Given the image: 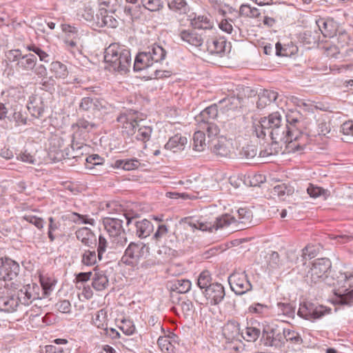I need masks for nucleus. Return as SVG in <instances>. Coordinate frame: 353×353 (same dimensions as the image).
<instances>
[{
	"label": "nucleus",
	"instance_id": "1",
	"mask_svg": "<svg viewBox=\"0 0 353 353\" xmlns=\"http://www.w3.org/2000/svg\"><path fill=\"white\" fill-rule=\"evenodd\" d=\"M282 119L279 112H274L267 117L254 119L253 121V130L259 138L265 136V130H271L272 139L276 143L283 142L285 144L287 152H296L301 151L305 147L307 137L302 133L295 125L290 124L288 126L281 125Z\"/></svg>",
	"mask_w": 353,
	"mask_h": 353
},
{
	"label": "nucleus",
	"instance_id": "2",
	"mask_svg": "<svg viewBox=\"0 0 353 353\" xmlns=\"http://www.w3.org/2000/svg\"><path fill=\"white\" fill-rule=\"evenodd\" d=\"M106 68L111 71L125 73L131 65L130 51L118 43L110 44L105 51Z\"/></svg>",
	"mask_w": 353,
	"mask_h": 353
},
{
	"label": "nucleus",
	"instance_id": "3",
	"mask_svg": "<svg viewBox=\"0 0 353 353\" xmlns=\"http://www.w3.org/2000/svg\"><path fill=\"white\" fill-rule=\"evenodd\" d=\"M334 281L328 284L336 288V294L341 297V301L346 304L353 301V270H345L335 274Z\"/></svg>",
	"mask_w": 353,
	"mask_h": 353
},
{
	"label": "nucleus",
	"instance_id": "4",
	"mask_svg": "<svg viewBox=\"0 0 353 353\" xmlns=\"http://www.w3.org/2000/svg\"><path fill=\"white\" fill-rule=\"evenodd\" d=\"M105 228L115 248L123 247L126 244L128 239L121 220L107 218L105 221Z\"/></svg>",
	"mask_w": 353,
	"mask_h": 353
},
{
	"label": "nucleus",
	"instance_id": "5",
	"mask_svg": "<svg viewBox=\"0 0 353 353\" xmlns=\"http://www.w3.org/2000/svg\"><path fill=\"white\" fill-rule=\"evenodd\" d=\"M20 272L19 264L15 261L8 258L0 259V280L4 282H11V287L14 285Z\"/></svg>",
	"mask_w": 353,
	"mask_h": 353
},
{
	"label": "nucleus",
	"instance_id": "6",
	"mask_svg": "<svg viewBox=\"0 0 353 353\" xmlns=\"http://www.w3.org/2000/svg\"><path fill=\"white\" fill-rule=\"evenodd\" d=\"M332 264L327 259H317L312 264L308 276L314 283H318L327 278Z\"/></svg>",
	"mask_w": 353,
	"mask_h": 353
},
{
	"label": "nucleus",
	"instance_id": "7",
	"mask_svg": "<svg viewBox=\"0 0 353 353\" xmlns=\"http://www.w3.org/2000/svg\"><path fill=\"white\" fill-rule=\"evenodd\" d=\"M145 245L142 242H131L126 248L121 258L123 263L134 265L144 256Z\"/></svg>",
	"mask_w": 353,
	"mask_h": 353
},
{
	"label": "nucleus",
	"instance_id": "8",
	"mask_svg": "<svg viewBox=\"0 0 353 353\" xmlns=\"http://www.w3.org/2000/svg\"><path fill=\"white\" fill-rule=\"evenodd\" d=\"M230 288L236 294H243L252 288L245 272H235L228 279Z\"/></svg>",
	"mask_w": 353,
	"mask_h": 353
},
{
	"label": "nucleus",
	"instance_id": "9",
	"mask_svg": "<svg viewBox=\"0 0 353 353\" xmlns=\"http://www.w3.org/2000/svg\"><path fill=\"white\" fill-rule=\"evenodd\" d=\"M41 287L36 283H31L24 285L18 291L17 295L23 305H29L33 301L41 299L43 296L41 294Z\"/></svg>",
	"mask_w": 353,
	"mask_h": 353
},
{
	"label": "nucleus",
	"instance_id": "10",
	"mask_svg": "<svg viewBox=\"0 0 353 353\" xmlns=\"http://www.w3.org/2000/svg\"><path fill=\"white\" fill-rule=\"evenodd\" d=\"M233 149L232 141L225 137H219L213 141L212 151L217 156L230 157Z\"/></svg>",
	"mask_w": 353,
	"mask_h": 353
},
{
	"label": "nucleus",
	"instance_id": "11",
	"mask_svg": "<svg viewBox=\"0 0 353 353\" xmlns=\"http://www.w3.org/2000/svg\"><path fill=\"white\" fill-rule=\"evenodd\" d=\"M205 296L210 304H219L225 296L223 286L220 283H212L205 289Z\"/></svg>",
	"mask_w": 353,
	"mask_h": 353
},
{
	"label": "nucleus",
	"instance_id": "12",
	"mask_svg": "<svg viewBox=\"0 0 353 353\" xmlns=\"http://www.w3.org/2000/svg\"><path fill=\"white\" fill-rule=\"evenodd\" d=\"M117 121L123 124V128L130 135L136 133V129L139 126L136 114L132 112L121 114Z\"/></svg>",
	"mask_w": 353,
	"mask_h": 353
},
{
	"label": "nucleus",
	"instance_id": "13",
	"mask_svg": "<svg viewBox=\"0 0 353 353\" xmlns=\"http://www.w3.org/2000/svg\"><path fill=\"white\" fill-rule=\"evenodd\" d=\"M21 303L18 295L7 294L0 296V310L5 312H14Z\"/></svg>",
	"mask_w": 353,
	"mask_h": 353
},
{
	"label": "nucleus",
	"instance_id": "14",
	"mask_svg": "<svg viewBox=\"0 0 353 353\" xmlns=\"http://www.w3.org/2000/svg\"><path fill=\"white\" fill-rule=\"evenodd\" d=\"M187 144L188 139L186 137L181 134H176L169 139L164 148L173 152H179L183 150Z\"/></svg>",
	"mask_w": 353,
	"mask_h": 353
},
{
	"label": "nucleus",
	"instance_id": "15",
	"mask_svg": "<svg viewBox=\"0 0 353 353\" xmlns=\"http://www.w3.org/2000/svg\"><path fill=\"white\" fill-rule=\"evenodd\" d=\"M223 334L229 342L239 341L241 337L240 326L236 321H228L223 327Z\"/></svg>",
	"mask_w": 353,
	"mask_h": 353
},
{
	"label": "nucleus",
	"instance_id": "16",
	"mask_svg": "<svg viewBox=\"0 0 353 353\" xmlns=\"http://www.w3.org/2000/svg\"><path fill=\"white\" fill-rule=\"evenodd\" d=\"M109 284L108 278L105 272L98 268H94V274L92 277V285L97 291L104 290Z\"/></svg>",
	"mask_w": 353,
	"mask_h": 353
},
{
	"label": "nucleus",
	"instance_id": "17",
	"mask_svg": "<svg viewBox=\"0 0 353 353\" xmlns=\"http://www.w3.org/2000/svg\"><path fill=\"white\" fill-rule=\"evenodd\" d=\"M316 23L325 37H333L337 31L336 23L332 19H319Z\"/></svg>",
	"mask_w": 353,
	"mask_h": 353
},
{
	"label": "nucleus",
	"instance_id": "18",
	"mask_svg": "<svg viewBox=\"0 0 353 353\" xmlns=\"http://www.w3.org/2000/svg\"><path fill=\"white\" fill-rule=\"evenodd\" d=\"M190 26L194 29L211 30L214 23L209 15H197L190 19Z\"/></svg>",
	"mask_w": 353,
	"mask_h": 353
},
{
	"label": "nucleus",
	"instance_id": "19",
	"mask_svg": "<svg viewBox=\"0 0 353 353\" xmlns=\"http://www.w3.org/2000/svg\"><path fill=\"white\" fill-rule=\"evenodd\" d=\"M76 236L83 245L90 246L95 245L97 237L94 233L88 228L83 227L76 231Z\"/></svg>",
	"mask_w": 353,
	"mask_h": 353
},
{
	"label": "nucleus",
	"instance_id": "20",
	"mask_svg": "<svg viewBox=\"0 0 353 353\" xmlns=\"http://www.w3.org/2000/svg\"><path fill=\"white\" fill-rule=\"evenodd\" d=\"M140 161L136 158L129 159H118L114 161L112 167L117 169H123L127 171L134 170L141 166H145Z\"/></svg>",
	"mask_w": 353,
	"mask_h": 353
},
{
	"label": "nucleus",
	"instance_id": "21",
	"mask_svg": "<svg viewBox=\"0 0 353 353\" xmlns=\"http://www.w3.org/2000/svg\"><path fill=\"white\" fill-rule=\"evenodd\" d=\"M45 107L46 105L42 98L37 96L32 97L28 105V109L31 114L37 118L42 116Z\"/></svg>",
	"mask_w": 353,
	"mask_h": 353
},
{
	"label": "nucleus",
	"instance_id": "22",
	"mask_svg": "<svg viewBox=\"0 0 353 353\" xmlns=\"http://www.w3.org/2000/svg\"><path fill=\"white\" fill-rule=\"evenodd\" d=\"M193 226L202 231L212 232L214 230H216L215 217L208 214L201 216L193 223Z\"/></svg>",
	"mask_w": 353,
	"mask_h": 353
},
{
	"label": "nucleus",
	"instance_id": "23",
	"mask_svg": "<svg viewBox=\"0 0 353 353\" xmlns=\"http://www.w3.org/2000/svg\"><path fill=\"white\" fill-rule=\"evenodd\" d=\"M179 37L182 41L196 47L201 46L203 43L201 37L198 33L190 30H181Z\"/></svg>",
	"mask_w": 353,
	"mask_h": 353
},
{
	"label": "nucleus",
	"instance_id": "24",
	"mask_svg": "<svg viewBox=\"0 0 353 353\" xmlns=\"http://www.w3.org/2000/svg\"><path fill=\"white\" fill-rule=\"evenodd\" d=\"M150 55L145 53V51L140 52L136 57L134 69L136 71H140L152 67L154 63L151 59Z\"/></svg>",
	"mask_w": 353,
	"mask_h": 353
},
{
	"label": "nucleus",
	"instance_id": "25",
	"mask_svg": "<svg viewBox=\"0 0 353 353\" xmlns=\"http://www.w3.org/2000/svg\"><path fill=\"white\" fill-rule=\"evenodd\" d=\"M226 41L224 37H213L207 41L208 50L211 54H219L225 51Z\"/></svg>",
	"mask_w": 353,
	"mask_h": 353
},
{
	"label": "nucleus",
	"instance_id": "26",
	"mask_svg": "<svg viewBox=\"0 0 353 353\" xmlns=\"http://www.w3.org/2000/svg\"><path fill=\"white\" fill-rule=\"evenodd\" d=\"M152 223L147 220L143 219L136 223V233L140 238L148 236L153 231Z\"/></svg>",
	"mask_w": 353,
	"mask_h": 353
},
{
	"label": "nucleus",
	"instance_id": "27",
	"mask_svg": "<svg viewBox=\"0 0 353 353\" xmlns=\"http://www.w3.org/2000/svg\"><path fill=\"white\" fill-rule=\"evenodd\" d=\"M168 7L171 11L179 14H185L190 11V6L185 0H171Z\"/></svg>",
	"mask_w": 353,
	"mask_h": 353
},
{
	"label": "nucleus",
	"instance_id": "28",
	"mask_svg": "<svg viewBox=\"0 0 353 353\" xmlns=\"http://www.w3.org/2000/svg\"><path fill=\"white\" fill-rule=\"evenodd\" d=\"M145 52L150 55V57L154 63H157L163 60L165 56L164 49L161 46L156 44L149 46Z\"/></svg>",
	"mask_w": 353,
	"mask_h": 353
},
{
	"label": "nucleus",
	"instance_id": "29",
	"mask_svg": "<svg viewBox=\"0 0 353 353\" xmlns=\"http://www.w3.org/2000/svg\"><path fill=\"white\" fill-rule=\"evenodd\" d=\"M50 70L56 79H65L68 74L66 65L60 61H54L51 63Z\"/></svg>",
	"mask_w": 353,
	"mask_h": 353
},
{
	"label": "nucleus",
	"instance_id": "30",
	"mask_svg": "<svg viewBox=\"0 0 353 353\" xmlns=\"http://www.w3.org/2000/svg\"><path fill=\"white\" fill-rule=\"evenodd\" d=\"M248 312L250 314H256L259 317H266L270 314V307L259 303H254L248 308Z\"/></svg>",
	"mask_w": 353,
	"mask_h": 353
},
{
	"label": "nucleus",
	"instance_id": "31",
	"mask_svg": "<svg viewBox=\"0 0 353 353\" xmlns=\"http://www.w3.org/2000/svg\"><path fill=\"white\" fill-rule=\"evenodd\" d=\"M93 323L98 327L106 330L108 327V311L105 309L99 310L92 319Z\"/></svg>",
	"mask_w": 353,
	"mask_h": 353
},
{
	"label": "nucleus",
	"instance_id": "32",
	"mask_svg": "<svg viewBox=\"0 0 353 353\" xmlns=\"http://www.w3.org/2000/svg\"><path fill=\"white\" fill-rule=\"evenodd\" d=\"M40 282L42 289L41 292V296L43 298L48 296L53 290L54 286L56 284V281L51 277L48 276H41Z\"/></svg>",
	"mask_w": 353,
	"mask_h": 353
},
{
	"label": "nucleus",
	"instance_id": "33",
	"mask_svg": "<svg viewBox=\"0 0 353 353\" xmlns=\"http://www.w3.org/2000/svg\"><path fill=\"white\" fill-rule=\"evenodd\" d=\"M157 344L163 353H174L175 347L170 336H160Z\"/></svg>",
	"mask_w": 353,
	"mask_h": 353
},
{
	"label": "nucleus",
	"instance_id": "34",
	"mask_svg": "<svg viewBox=\"0 0 353 353\" xmlns=\"http://www.w3.org/2000/svg\"><path fill=\"white\" fill-rule=\"evenodd\" d=\"M98 259V254H96L95 250H84L81 254V263L85 266L94 265Z\"/></svg>",
	"mask_w": 353,
	"mask_h": 353
},
{
	"label": "nucleus",
	"instance_id": "35",
	"mask_svg": "<svg viewBox=\"0 0 353 353\" xmlns=\"http://www.w3.org/2000/svg\"><path fill=\"white\" fill-rule=\"evenodd\" d=\"M236 223V217L230 214H225L219 217L215 218L216 230L227 228L229 225Z\"/></svg>",
	"mask_w": 353,
	"mask_h": 353
},
{
	"label": "nucleus",
	"instance_id": "36",
	"mask_svg": "<svg viewBox=\"0 0 353 353\" xmlns=\"http://www.w3.org/2000/svg\"><path fill=\"white\" fill-rule=\"evenodd\" d=\"M69 219L76 224H88L94 225L95 221L89 215L80 214L77 212H72L69 215Z\"/></svg>",
	"mask_w": 353,
	"mask_h": 353
},
{
	"label": "nucleus",
	"instance_id": "37",
	"mask_svg": "<svg viewBox=\"0 0 353 353\" xmlns=\"http://www.w3.org/2000/svg\"><path fill=\"white\" fill-rule=\"evenodd\" d=\"M206 147V140L204 132L196 131L193 136V149L196 151H203Z\"/></svg>",
	"mask_w": 353,
	"mask_h": 353
},
{
	"label": "nucleus",
	"instance_id": "38",
	"mask_svg": "<svg viewBox=\"0 0 353 353\" xmlns=\"http://www.w3.org/2000/svg\"><path fill=\"white\" fill-rule=\"evenodd\" d=\"M142 6L152 12H159L163 8L162 0H141Z\"/></svg>",
	"mask_w": 353,
	"mask_h": 353
},
{
	"label": "nucleus",
	"instance_id": "39",
	"mask_svg": "<svg viewBox=\"0 0 353 353\" xmlns=\"http://www.w3.org/2000/svg\"><path fill=\"white\" fill-rule=\"evenodd\" d=\"M218 107L214 104L206 108L201 112V117L205 120V123L210 122V120L215 119L218 116Z\"/></svg>",
	"mask_w": 353,
	"mask_h": 353
},
{
	"label": "nucleus",
	"instance_id": "40",
	"mask_svg": "<svg viewBox=\"0 0 353 353\" xmlns=\"http://www.w3.org/2000/svg\"><path fill=\"white\" fill-rule=\"evenodd\" d=\"M240 14L249 18H259L261 16L259 10L250 5H242L239 10Z\"/></svg>",
	"mask_w": 353,
	"mask_h": 353
},
{
	"label": "nucleus",
	"instance_id": "41",
	"mask_svg": "<svg viewBox=\"0 0 353 353\" xmlns=\"http://www.w3.org/2000/svg\"><path fill=\"white\" fill-rule=\"evenodd\" d=\"M118 327L128 336L132 335L135 331L136 327L132 321L128 319H123L118 324Z\"/></svg>",
	"mask_w": 353,
	"mask_h": 353
},
{
	"label": "nucleus",
	"instance_id": "42",
	"mask_svg": "<svg viewBox=\"0 0 353 353\" xmlns=\"http://www.w3.org/2000/svg\"><path fill=\"white\" fill-rule=\"evenodd\" d=\"M330 311V309H327L321 305H315L314 308L313 309L312 312L311 313V316L310 318H306L305 319L310 321H314L321 319L323 316L329 314Z\"/></svg>",
	"mask_w": 353,
	"mask_h": 353
},
{
	"label": "nucleus",
	"instance_id": "43",
	"mask_svg": "<svg viewBox=\"0 0 353 353\" xmlns=\"http://www.w3.org/2000/svg\"><path fill=\"white\" fill-rule=\"evenodd\" d=\"M173 288L178 293H186L191 288V282L187 279H177L174 281Z\"/></svg>",
	"mask_w": 353,
	"mask_h": 353
},
{
	"label": "nucleus",
	"instance_id": "44",
	"mask_svg": "<svg viewBox=\"0 0 353 353\" xmlns=\"http://www.w3.org/2000/svg\"><path fill=\"white\" fill-rule=\"evenodd\" d=\"M261 331L254 327H247L245 332L241 333V337L248 341H255L260 336Z\"/></svg>",
	"mask_w": 353,
	"mask_h": 353
},
{
	"label": "nucleus",
	"instance_id": "45",
	"mask_svg": "<svg viewBox=\"0 0 353 353\" xmlns=\"http://www.w3.org/2000/svg\"><path fill=\"white\" fill-rule=\"evenodd\" d=\"M283 335L286 341H289L293 344H300L302 342V339L300 335L294 330L290 329H284Z\"/></svg>",
	"mask_w": 353,
	"mask_h": 353
},
{
	"label": "nucleus",
	"instance_id": "46",
	"mask_svg": "<svg viewBox=\"0 0 353 353\" xmlns=\"http://www.w3.org/2000/svg\"><path fill=\"white\" fill-rule=\"evenodd\" d=\"M137 128V139L143 142L148 141L151 137L152 128L150 126L141 125L140 124Z\"/></svg>",
	"mask_w": 353,
	"mask_h": 353
},
{
	"label": "nucleus",
	"instance_id": "47",
	"mask_svg": "<svg viewBox=\"0 0 353 353\" xmlns=\"http://www.w3.org/2000/svg\"><path fill=\"white\" fill-rule=\"evenodd\" d=\"M307 194L312 198H317L321 196H327L328 191L314 184H310L307 188Z\"/></svg>",
	"mask_w": 353,
	"mask_h": 353
},
{
	"label": "nucleus",
	"instance_id": "48",
	"mask_svg": "<svg viewBox=\"0 0 353 353\" xmlns=\"http://www.w3.org/2000/svg\"><path fill=\"white\" fill-rule=\"evenodd\" d=\"M238 217L236 218V222L244 225L250 223L252 219V213L245 208H240L237 211Z\"/></svg>",
	"mask_w": 353,
	"mask_h": 353
},
{
	"label": "nucleus",
	"instance_id": "49",
	"mask_svg": "<svg viewBox=\"0 0 353 353\" xmlns=\"http://www.w3.org/2000/svg\"><path fill=\"white\" fill-rule=\"evenodd\" d=\"M22 59L23 60L19 63L22 68L27 70L34 68L37 62V57L34 55L30 54L29 56H23Z\"/></svg>",
	"mask_w": 353,
	"mask_h": 353
},
{
	"label": "nucleus",
	"instance_id": "50",
	"mask_svg": "<svg viewBox=\"0 0 353 353\" xmlns=\"http://www.w3.org/2000/svg\"><path fill=\"white\" fill-rule=\"evenodd\" d=\"M315 304L306 302L300 305L298 314L303 319L310 318Z\"/></svg>",
	"mask_w": 353,
	"mask_h": 353
},
{
	"label": "nucleus",
	"instance_id": "51",
	"mask_svg": "<svg viewBox=\"0 0 353 353\" xmlns=\"http://www.w3.org/2000/svg\"><path fill=\"white\" fill-rule=\"evenodd\" d=\"M22 219L34 225L37 228L41 230L43 228V220L42 218L34 216L32 214H26Z\"/></svg>",
	"mask_w": 353,
	"mask_h": 353
},
{
	"label": "nucleus",
	"instance_id": "52",
	"mask_svg": "<svg viewBox=\"0 0 353 353\" xmlns=\"http://www.w3.org/2000/svg\"><path fill=\"white\" fill-rule=\"evenodd\" d=\"M210 282L211 276L210 272L207 270L203 271L198 278V286L201 289H207L211 285Z\"/></svg>",
	"mask_w": 353,
	"mask_h": 353
},
{
	"label": "nucleus",
	"instance_id": "53",
	"mask_svg": "<svg viewBox=\"0 0 353 353\" xmlns=\"http://www.w3.org/2000/svg\"><path fill=\"white\" fill-rule=\"evenodd\" d=\"M98 103L99 101L97 100H94L90 97H85L82 99L79 108L85 111L95 110L97 109Z\"/></svg>",
	"mask_w": 353,
	"mask_h": 353
},
{
	"label": "nucleus",
	"instance_id": "54",
	"mask_svg": "<svg viewBox=\"0 0 353 353\" xmlns=\"http://www.w3.org/2000/svg\"><path fill=\"white\" fill-rule=\"evenodd\" d=\"M17 159L21 162L29 164H34L36 162L34 156L29 152L27 150H21L19 154H17Z\"/></svg>",
	"mask_w": 353,
	"mask_h": 353
},
{
	"label": "nucleus",
	"instance_id": "55",
	"mask_svg": "<svg viewBox=\"0 0 353 353\" xmlns=\"http://www.w3.org/2000/svg\"><path fill=\"white\" fill-rule=\"evenodd\" d=\"M103 158L98 154H92L86 158L85 165L88 169H92L94 165H103Z\"/></svg>",
	"mask_w": 353,
	"mask_h": 353
},
{
	"label": "nucleus",
	"instance_id": "56",
	"mask_svg": "<svg viewBox=\"0 0 353 353\" xmlns=\"http://www.w3.org/2000/svg\"><path fill=\"white\" fill-rule=\"evenodd\" d=\"M12 119L15 122V125L17 126L26 125L27 121H28V117H27L26 113L23 112L21 110H19V111L15 110L13 112Z\"/></svg>",
	"mask_w": 353,
	"mask_h": 353
},
{
	"label": "nucleus",
	"instance_id": "57",
	"mask_svg": "<svg viewBox=\"0 0 353 353\" xmlns=\"http://www.w3.org/2000/svg\"><path fill=\"white\" fill-rule=\"evenodd\" d=\"M92 276V272H81L78 274L75 278V286L77 289L81 290V286L88 281Z\"/></svg>",
	"mask_w": 353,
	"mask_h": 353
},
{
	"label": "nucleus",
	"instance_id": "58",
	"mask_svg": "<svg viewBox=\"0 0 353 353\" xmlns=\"http://www.w3.org/2000/svg\"><path fill=\"white\" fill-rule=\"evenodd\" d=\"M166 196L168 198H170L172 199H181L182 200H188V199L194 200L197 198L196 196H195L194 194H188L186 192L179 193V192H167Z\"/></svg>",
	"mask_w": 353,
	"mask_h": 353
},
{
	"label": "nucleus",
	"instance_id": "59",
	"mask_svg": "<svg viewBox=\"0 0 353 353\" xmlns=\"http://www.w3.org/2000/svg\"><path fill=\"white\" fill-rule=\"evenodd\" d=\"M317 132L320 136H327L331 132L330 121H320L317 126Z\"/></svg>",
	"mask_w": 353,
	"mask_h": 353
},
{
	"label": "nucleus",
	"instance_id": "60",
	"mask_svg": "<svg viewBox=\"0 0 353 353\" xmlns=\"http://www.w3.org/2000/svg\"><path fill=\"white\" fill-rule=\"evenodd\" d=\"M77 36H74L72 39H70V37H65L64 39L66 49L73 54H74L77 51H79V49L77 46Z\"/></svg>",
	"mask_w": 353,
	"mask_h": 353
},
{
	"label": "nucleus",
	"instance_id": "61",
	"mask_svg": "<svg viewBox=\"0 0 353 353\" xmlns=\"http://www.w3.org/2000/svg\"><path fill=\"white\" fill-rule=\"evenodd\" d=\"M281 264L279 254L276 252H272L270 254L268 267L270 271L276 269Z\"/></svg>",
	"mask_w": 353,
	"mask_h": 353
},
{
	"label": "nucleus",
	"instance_id": "62",
	"mask_svg": "<svg viewBox=\"0 0 353 353\" xmlns=\"http://www.w3.org/2000/svg\"><path fill=\"white\" fill-rule=\"evenodd\" d=\"M26 49L29 51H32L36 53L41 61H48L47 59L49 55L45 51L36 46L34 44L28 45L26 46Z\"/></svg>",
	"mask_w": 353,
	"mask_h": 353
},
{
	"label": "nucleus",
	"instance_id": "63",
	"mask_svg": "<svg viewBox=\"0 0 353 353\" xmlns=\"http://www.w3.org/2000/svg\"><path fill=\"white\" fill-rule=\"evenodd\" d=\"M341 132L345 136L353 137V121L344 122L341 126Z\"/></svg>",
	"mask_w": 353,
	"mask_h": 353
},
{
	"label": "nucleus",
	"instance_id": "64",
	"mask_svg": "<svg viewBox=\"0 0 353 353\" xmlns=\"http://www.w3.org/2000/svg\"><path fill=\"white\" fill-rule=\"evenodd\" d=\"M69 348H63L54 345H48L45 346V353H70Z\"/></svg>",
	"mask_w": 353,
	"mask_h": 353
}]
</instances>
